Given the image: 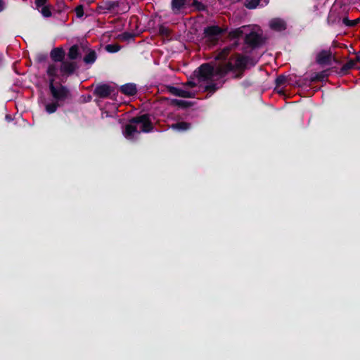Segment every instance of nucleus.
Wrapping results in <instances>:
<instances>
[{"mask_svg":"<svg viewBox=\"0 0 360 360\" xmlns=\"http://www.w3.org/2000/svg\"><path fill=\"white\" fill-rule=\"evenodd\" d=\"M248 64L252 66L255 65L254 60L247 56H243L240 54H236L235 63L229 60L226 63L219 64V68L217 70V74L219 77L222 78L224 77L230 72H233L236 70H239L240 73L236 75V78H241L243 75V72L247 68Z\"/></svg>","mask_w":360,"mask_h":360,"instance_id":"f257e3e1","label":"nucleus"},{"mask_svg":"<svg viewBox=\"0 0 360 360\" xmlns=\"http://www.w3.org/2000/svg\"><path fill=\"white\" fill-rule=\"evenodd\" d=\"M228 28H222L218 25H210L205 27L204 34L206 38V41L211 45L217 44L219 37L226 32Z\"/></svg>","mask_w":360,"mask_h":360,"instance_id":"f03ea898","label":"nucleus"},{"mask_svg":"<svg viewBox=\"0 0 360 360\" xmlns=\"http://www.w3.org/2000/svg\"><path fill=\"white\" fill-rule=\"evenodd\" d=\"M49 88L51 96L56 100V102L64 101L70 96V90L67 86L60 84L57 88L54 86V79H49Z\"/></svg>","mask_w":360,"mask_h":360,"instance_id":"7ed1b4c3","label":"nucleus"},{"mask_svg":"<svg viewBox=\"0 0 360 360\" xmlns=\"http://www.w3.org/2000/svg\"><path fill=\"white\" fill-rule=\"evenodd\" d=\"M129 122L130 123L141 124V131L143 133H149L152 131L154 128L150 119V115L148 113L131 117L129 120Z\"/></svg>","mask_w":360,"mask_h":360,"instance_id":"20e7f679","label":"nucleus"},{"mask_svg":"<svg viewBox=\"0 0 360 360\" xmlns=\"http://www.w3.org/2000/svg\"><path fill=\"white\" fill-rule=\"evenodd\" d=\"M244 42L252 49H256L264 44L266 38L262 34L251 31L245 35Z\"/></svg>","mask_w":360,"mask_h":360,"instance_id":"39448f33","label":"nucleus"},{"mask_svg":"<svg viewBox=\"0 0 360 360\" xmlns=\"http://www.w3.org/2000/svg\"><path fill=\"white\" fill-rule=\"evenodd\" d=\"M218 68L219 65L214 68L210 63H203L198 68V77L203 81L211 79L214 76L219 77L217 74Z\"/></svg>","mask_w":360,"mask_h":360,"instance_id":"423d86ee","label":"nucleus"},{"mask_svg":"<svg viewBox=\"0 0 360 360\" xmlns=\"http://www.w3.org/2000/svg\"><path fill=\"white\" fill-rule=\"evenodd\" d=\"M78 68L77 62L65 60L60 63V71L62 75L69 77L72 75Z\"/></svg>","mask_w":360,"mask_h":360,"instance_id":"0eeeda50","label":"nucleus"},{"mask_svg":"<svg viewBox=\"0 0 360 360\" xmlns=\"http://www.w3.org/2000/svg\"><path fill=\"white\" fill-rule=\"evenodd\" d=\"M113 91V87L107 84H102L95 88L94 94L101 98H105L110 96Z\"/></svg>","mask_w":360,"mask_h":360,"instance_id":"6e6552de","label":"nucleus"},{"mask_svg":"<svg viewBox=\"0 0 360 360\" xmlns=\"http://www.w3.org/2000/svg\"><path fill=\"white\" fill-rule=\"evenodd\" d=\"M333 58L330 50H321L316 56V61L321 65H330ZM335 62H338L335 58H333Z\"/></svg>","mask_w":360,"mask_h":360,"instance_id":"1a4fd4ad","label":"nucleus"},{"mask_svg":"<svg viewBox=\"0 0 360 360\" xmlns=\"http://www.w3.org/2000/svg\"><path fill=\"white\" fill-rule=\"evenodd\" d=\"M239 45V42L238 41H234L232 44L229 46H225L221 50H220L215 56L216 60H225L230 52L236 49Z\"/></svg>","mask_w":360,"mask_h":360,"instance_id":"9d476101","label":"nucleus"},{"mask_svg":"<svg viewBox=\"0 0 360 360\" xmlns=\"http://www.w3.org/2000/svg\"><path fill=\"white\" fill-rule=\"evenodd\" d=\"M190 6L189 0H172L171 9L174 14H179L181 10Z\"/></svg>","mask_w":360,"mask_h":360,"instance_id":"9b49d317","label":"nucleus"},{"mask_svg":"<svg viewBox=\"0 0 360 360\" xmlns=\"http://www.w3.org/2000/svg\"><path fill=\"white\" fill-rule=\"evenodd\" d=\"M167 89L168 92L176 96L182 98H193L195 96V94L191 91L183 90L173 86H167Z\"/></svg>","mask_w":360,"mask_h":360,"instance_id":"f8f14e48","label":"nucleus"},{"mask_svg":"<svg viewBox=\"0 0 360 360\" xmlns=\"http://www.w3.org/2000/svg\"><path fill=\"white\" fill-rule=\"evenodd\" d=\"M269 27L276 32H282L286 30L287 24L283 19L275 18L270 20Z\"/></svg>","mask_w":360,"mask_h":360,"instance_id":"ddd939ff","label":"nucleus"},{"mask_svg":"<svg viewBox=\"0 0 360 360\" xmlns=\"http://www.w3.org/2000/svg\"><path fill=\"white\" fill-rule=\"evenodd\" d=\"M50 57L53 62H60L61 63L65 60V50L60 46L53 48L50 52Z\"/></svg>","mask_w":360,"mask_h":360,"instance_id":"4468645a","label":"nucleus"},{"mask_svg":"<svg viewBox=\"0 0 360 360\" xmlns=\"http://www.w3.org/2000/svg\"><path fill=\"white\" fill-rule=\"evenodd\" d=\"M129 122H130L129 121ZM136 124V123H129L125 125L124 129H123V134L127 139L134 140V134L139 133Z\"/></svg>","mask_w":360,"mask_h":360,"instance_id":"2eb2a0df","label":"nucleus"},{"mask_svg":"<svg viewBox=\"0 0 360 360\" xmlns=\"http://www.w3.org/2000/svg\"><path fill=\"white\" fill-rule=\"evenodd\" d=\"M120 90L123 94L129 96H134L137 93L136 85L134 83H127L122 85Z\"/></svg>","mask_w":360,"mask_h":360,"instance_id":"dca6fc26","label":"nucleus"},{"mask_svg":"<svg viewBox=\"0 0 360 360\" xmlns=\"http://www.w3.org/2000/svg\"><path fill=\"white\" fill-rule=\"evenodd\" d=\"M120 4V1L104 0L99 5V8L102 10L112 11H114L116 8H118Z\"/></svg>","mask_w":360,"mask_h":360,"instance_id":"f3484780","label":"nucleus"},{"mask_svg":"<svg viewBox=\"0 0 360 360\" xmlns=\"http://www.w3.org/2000/svg\"><path fill=\"white\" fill-rule=\"evenodd\" d=\"M170 128L178 132H184L191 128V124L186 122H177L171 124Z\"/></svg>","mask_w":360,"mask_h":360,"instance_id":"a211bd4d","label":"nucleus"},{"mask_svg":"<svg viewBox=\"0 0 360 360\" xmlns=\"http://www.w3.org/2000/svg\"><path fill=\"white\" fill-rule=\"evenodd\" d=\"M68 58L70 60L75 61V60L81 58L82 53L79 51V48L77 44L72 45L68 50Z\"/></svg>","mask_w":360,"mask_h":360,"instance_id":"6ab92c4d","label":"nucleus"},{"mask_svg":"<svg viewBox=\"0 0 360 360\" xmlns=\"http://www.w3.org/2000/svg\"><path fill=\"white\" fill-rule=\"evenodd\" d=\"M243 27H240L231 30L229 32L228 37L230 39H236L235 41H238V39L243 35Z\"/></svg>","mask_w":360,"mask_h":360,"instance_id":"aec40b11","label":"nucleus"},{"mask_svg":"<svg viewBox=\"0 0 360 360\" xmlns=\"http://www.w3.org/2000/svg\"><path fill=\"white\" fill-rule=\"evenodd\" d=\"M328 70H323L321 72L314 73L310 78L311 82H323L328 77Z\"/></svg>","mask_w":360,"mask_h":360,"instance_id":"412c9836","label":"nucleus"},{"mask_svg":"<svg viewBox=\"0 0 360 360\" xmlns=\"http://www.w3.org/2000/svg\"><path fill=\"white\" fill-rule=\"evenodd\" d=\"M97 58L96 53L94 50H91L84 57V62L86 64H93Z\"/></svg>","mask_w":360,"mask_h":360,"instance_id":"4be33fe9","label":"nucleus"},{"mask_svg":"<svg viewBox=\"0 0 360 360\" xmlns=\"http://www.w3.org/2000/svg\"><path fill=\"white\" fill-rule=\"evenodd\" d=\"M355 67V61L354 60H349L345 64H344L340 71L341 75H346L349 70Z\"/></svg>","mask_w":360,"mask_h":360,"instance_id":"5701e85b","label":"nucleus"},{"mask_svg":"<svg viewBox=\"0 0 360 360\" xmlns=\"http://www.w3.org/2000/svg\"><path fill=\"white\" fill-rule=\"evenodd\" d=\"M58 68L55 64H50L46 70V74L50 77V79H53L55 80V77H57Z\"/></svg>","mask_w":360,"mask_h":360,"instance_id":"b1692460","label":"nucleus"},{"mask_svg":"<svg viewBox=\"0 0 360 360\" xmlns=\"http://www.w3.org/2000/svg\"><path fill=\"white\" fill-rule=\"evenodd\" d=\"M171 103L172 105H177L181 108H187L191 107L192 105L189 101L178 99H172Z\"/></svg>","mask_w":360,"mask_h":360,"instance_id":"393cba45","label":"nucleus"},{"mask_svg":"<svg viewBox=\"0 0 360 360\" xmlns=\"http://www.w3.org/2000/svg\"><path fill=\"white\" fill-rule=\"evenodd\" d=\"M135 37V34L133 32H124L118 35V39L122 41H129L133 39Z\"/></svg>","mask_w":360,"mask_h":360,"instance_id":"a878e982","label":"nucleus"},{"mask_svg":"<svg viewBox=\"0 0 360 360\" xmlns=\"http://www.w3.org/2000/svg\"><path fill=\"white\" fill-rule=\"evenodd\" d=\"M342 22L347 27H353L360 22V18L351 20L347 17H345L342 19Z\"/></svg>","mask_w":360,"mask_h":360,"instance_id":"bb28decb","label":"nucleus"},{"mask_svg":"<svg viewBox=\"0 0 360 360\" xmlns=\"http://www.w3.org/2000/svg\"><path fill=\"white\" fill-rule=\"evenodd\" d=\"M60 106V105L58 104V102H53V103H48L45 106V108H46V111L49 113V114H52V113H54L58 108Z\"/></svg>","mask_w":360,"mask_h":360,"instance_id":"cd10ccee","label":"nucleus"},{"mask_svg":"<svg viewBox=\"0 0 360 360\" xmlns=\"http://www.w3.org/2000/svg\"><path fill=\"white\" fill-rule=\"evenodd\" d=\"M190 6L195 7V8L198 11H205L207 9V6L198 0H193L192 3L190 4Z\"/></svg>","mask_w":360,"mask_h":360,"instance_id":"c85d7f7f","label":"nucleus"},{"mask_svg":"<svg viewBox=\"0 0 360 360\" xmlns=\"http://www.w3.org/2000/svg\"><path fill=\"white\" fill-rule=\"evenodd\" d=\"M48 54L46 53H37L34 56V60L38 63H42L47 60Z\"/></svg>","mask_w":360,"mask_h":360,"instance_id":"c756f323","label":"nucleus"},{"mask_svg":"<svg viewBox=\"0 0 360 360\" xmlns=\"http://www.w3.org/2000/svg\"><path fill=\"white\" fill-rule=\"evenodd\" d=\"M261 0H245V6L248 9H255L259 5Z\"/></svg>","mask_w":360,"mask_h":360,"instance_id":"7c9ffc66","label":"nucleus"},{"mask_svg":"<svg viewBox=\"0 0 360 360\" xmlns=\"http://www.w3.org/2000/svg\"><path fill=\"white\" fill-rule=\"evenodd\" d=\"M105 49L109 53H116L121 49V46L117 44H110L106 45Z\"/></svg>","mask_w":360,"mask_h":360,"instance_id":"2f4dec72","label":"nucleus"},{"mask_svg":"<svg viewBox=\"0 0 360 360\" xmlns=\"http://www.w3.org/2000/svg\"><path fill=\"white\" fill-rule=\"evenodd\" d=\"M39 11L42 14V15L46 18L51 17L52 15L50 6L46 5L44 6H42V7H41V10H39Z\"/></svg>","mask_w":360,"mask_h":360,"instance_id":"473e14b6","label":"nucleus"},{"mask_svg":"<svg viewBox=\"0 0 360 360\" xmlns=\"http://www.w3.org/2000/svg\"><path fill=\"white\" fill-rule=\"evenodd\" d=\"M287 82V77L283 75H278L276 80L275 84L277 86L283 85Z\"/></svg>","mask_w":360,"mask_h":360,"instance_id":"72a5a7b5","label":"nucleus"},{"mask_svg":"<svg viewBox=\"0 0 360 360\" xmlns=\"http://www.w3.org/2000/svg\"><path fill=\"white\" fill-rule=\"evenodd\" d=\"M218 87L215 83H211L205 86V91L213 94L217 90Z\"/></svg>","mask_w":360,"mask_h":360,"instance_id":"f704fd0d","label":"nucleus"},{"mask_svg":"<svg viewBox=\"0 0 360 360\" xmlns=\"http://www.w3.org/2000/svg\"><path fill=\"white\" fill-rule=\"evenodd\" d=\"M75 11L76 16L81 18L84 15V6L82 4L77 6L75 8Z\"/></svg>","mask_w":360,"mask_h":360,"instance_id":"c9c22d12","label":"nucleus"},{"mask_svg":"<svg viewBox=\"0 0 360 360\" xmlns=\"http://www.w3.org/2000/svg\"><path fill=\"white\" fill-rule=\"evenodd\" d=\"M159 33L162 36L169 37L170 34V30L164 25H161L159 27Z\"/></svg>","mask_w":360,"mask_h":360,"instance_id":"e433bc0d","label":"nucleus"},{"mask_svg":"<svg viewBox=\"0 0 360 360\" xmlns=\"http://www.w3.org/2000/svg\"><path fill=\"white\" fill-rule=\"evenodd\" d=\"M120 11L122 12V13H127V11H129L130 7L128 5V4H126L123 1H120Z\"/></svg>","mask_w":360,"mask_h":360,"instance_id":"4c0bfd02","label":"nucleus"},{"mask_svg":"<svg viewBox=\"0 0 360 360\" xmlns=\"http://www.w3.org/2000/svg\"><path fill=\"white\" fill-rule=\"evenodd\" d=\"M47 1L48 0H35L36 8L39 10L41 7L46 6Z\"/></svg>","mask_w":360,"mask_h":360,"instance_id":"58836bf2","label":"nucleus"},{"mask_svg":"<svg viewBox=\"0 0 360 360\" xmlns=\"http://www.w3.org/2000/svg\"><path fill=\"white\" fill-rule=\"evenodd\" d=\"M184 85L191 88L195 87L197 86L196 83L193 81H188Z\"/></svg>","mask_w":360,"mask_h":360,"instance_id":"ea45409f","label":"nucleus"},{"mask_svg":"<svg viewBox=\"0 0 360 360\" xmlns=\"http://www.w3.org/2000/svg\"><path fill=\"white\" fill-rule=\"evenodd\" d=\"M335 13L334 11H330L328 17V20H331L333 22H334L335 20L333 19V18L335 16Z\"/></svg>","mask_w":360,"mask_h":360,"instance_id":"a19ab883","label":"nucleus"},{"mask_svg":"<svg viewBox=\"0 0 360 360\" xmlns=\"http://www.w3.org/2000/svg\"><path fill=\"white\" fill-rule=\"evenodd\" d=\"M4 9V2L3 0H0V12Z\"/></svg>","mask_w":360,"mask_h":360,"instance_id":"79ce46f5","label":"nucleus"},{"mask_svg":"<svg viewBox=\"0 0 360 360\" xmlns=\"http://www.w3.org/2000/svg\"><path fill=\"white\" fill-rule=\"evenodd\" d=\"M354 61H355V63H356V62H359V63H360V55H357V56H356V58H355V60H354Z\"/></svg>","mask_w":360,"mask_h":360,"instance_id":"37998d69","label":"nucleus"}]
</instances>
